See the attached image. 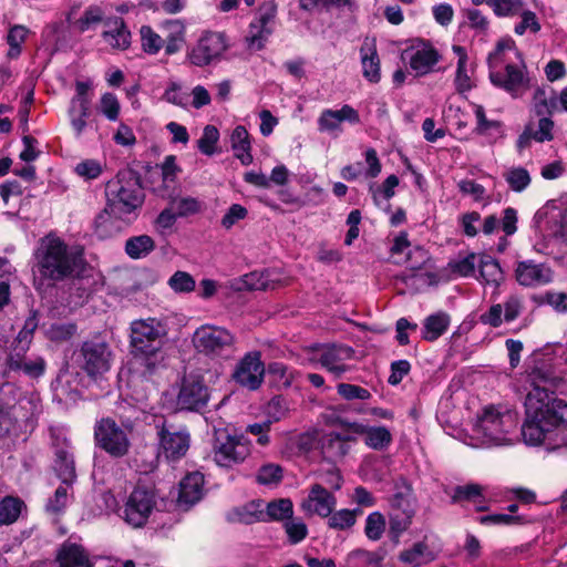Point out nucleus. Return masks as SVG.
I'll return each instance as SVG.
<instances>
[{"mask_svg": "<svg viewBox=\"0 0 567 567\" xmlns=\"http://www.w3.org/2000/svg\"><path fill=\"white\" fill-rule=\"evenodd\" d=\"M337 505L334 495L320 484L311 485L309 493L300 504L301 511L309 516L328 517Z\"/></svg>", "mask_w": 567, "mask_h": 567, "instance_id": "nucleus-23", "label": "nucleus"}, {"mask_svg": "<svg viewBox=\"0 0 567 567\" xmlns=\"http://www.w3.org/2000/svg\"><path fill=\"white\" fill-rule=\"evenodd\" d=\"M60 567H93L86 550L78 544L64 543L58 554Z\"/></svg>", "mask_w": 567, "mask_h": 567, "instance_id": "nucleus-30", "label": "nucleus"}, {"mask_svg": "<svg viewBox=\"0 0 567 567\" xmlns=\"http://www.w3.org/2000/svg\"><path fill=\"white\" fill-rule=\"evenodd\" d=\"M219 140V132L214 125H206L204 127L202 137L197 142L199 151L205 155H213L216 151V144Z\"/></svg>", "mask_w": 567, "mask_h": 567, "instance_id": "nucleus-56", "label": "nucleus"}, {"mask_svg": "<svg viewBox=\"0 0 567 567\" xmlns=\"http://www.w3.org/2000/svg\"><path fill=\"white\" fill-rule=\"evenodd\" d=\"M24 503L13 496H6L0 501V526L13 524L20 516Z\"/></svg>", "mask_w": 567, "mask_h": 567, "instance_id": "nucleus-47", "label": "nucleus"}, {"mask_svg": "<svg viewBox=\"0 0 567 567\" xmlns=\"http://www.w3.org/2000/svg\"><path fill=\"white\" fill-rule=\"evenodd\" d=\"M451 323V317L445 311H437L427 316L423 321L422 338L433 342L443 336Z\"/></svg>", "mask_w": 567, "mask_h": 567, "instance_id": "nucleus-34", "label": "nucleus"}, {"mask_svg": "<svg viewBox=\"0 0 567 567\" xmlns=\"http://www.w3.org/2000/svg\"><path fill=\"white\" fill-rule=\"evenodd\" d=\"M155 249V241L148 235L130 237L125 241L124 250L134 260L147 257Z\"/></svg>", "mask_w": 567, "mask_h": 567, "instance_id": "nucleus-41", "label": "nucleus"}, {"mask_svg": "<svg viewBox=\"0 0 567 567\" xmlns=\"http://www.w3.org/2000/svg\"><path fill=\"white\" fill-rule=\"evenodd\" d=\"M230 146L234 155L245 166L252 163L250 135L245 126H236L230 134Z\"/></svg>", "mask_w": 567, "mask_h": 567, "instance_id": "nucleus-33", "label": "nucleus"}, {"mask_svg": "<svg viewBox=\"0 0 567 567\" xmlns=\"http://www.w3.org/2000/svg\"><path fill=\"white\" fill-rule=\"evenodd\" d=\"M195 350L212 360L226 361L237 352V339L224 327L203 324L192 337Z\"/></svg>", "mask_w": 567, "mask_h": 567, "instance_id": "nucleus-7", "label": "nucleus"}, {"mask_svg": "<svg viewBox=\"0 0 567 567\" xmlns=\"http://www.w3.org/2000/svg\"><path fill=\"white\" fill-rule=\"evenodd\" d=\"M89 84L76 82L75 95L71 99L68 109V116L75 138L82 137L89 126V117L91 116L92 99L89 94Z\"/></svg>", "mask_w": 567, "mask_h": 567, "instance_id": "nucleus-13", "label": "nucleus"}, {"mask_svg": "<svg viewBox=\"0 0 567 567\" xmlns=\"http://www.w3.org/2000/svg\"><path fill=\"white\" fill-rule=\"evenodd\" d=\"M480 255L474 252L465 256H458L456 259L450 260L446 270L455 277H472L475 275Z\"/></svg>", "mask_w": 567, "mask_h": 567, "instance_id": "nucleus-43", "label": "nucleus"}, {"mask_svg": "<svg viewBox=\"0 0 567 567\" xmlns=\"http://www.w3.org/2000/svg\"><path fill=\"white\" fill-rule=\"evenodd\" d=\"M208 400L209 391L202 377L190 374L184 378L177 395V404L181 409L199 411L206 406Z\"/></svg>", "mask_w": 567, "mask_h": 567, "instance_id": "nucleus-18", "label": "nucleus"}, {"mask_svg": "<svg viewBox=\"0 0 567 567\" xmlns=\"http://www.w3.org/2000/svg\"><path fill=\"white\" fill-rule=\"evenodd\" d=\"M555 237L567 238V195L551 199L537 212Z\"/></svg>", "mask_w": 567, "mask_h": 567, "instance_id": "nucleus-22", "label": "nucleus"}, {"mask_svg": "<svg viewBox=\"0 0 567 567\" xmlns=\"http://www.w3.org/2000/svg\"><path fill=\"white\" fill-rule=\"evenodd\" d=\"M163 30L166 54L178 52L185 43V25L179 20H167L163 24Z\"/></svg>", "mask_w": 567, "mask_h": 567, "instance_id": "nucleus-37", "label": "nucleus"}, {"mask_svg": "<svg viewBox=\"0 0 567 567\" xmlns=\"http://www.w3.org/2000/svg\"><path fill=\"white\" fill-rule=\"evenodd\" d=\"M105 194L106 207L95 219V233L100 238L112 237L135 219V212L144 199L138 179L131 173L117 174L106 184Z\"/></svg>", "mask_w": 567, "mask_h": 567, "instance_id": "nucleus-2", "label": "nucleus"}, {"mask_svg": "<svg viewBox=\"0 0 567 567\" xmlns=\"http://www.w3.org/2000/svg\"><path fill=\"white\" fill-rule=\"evenodd\" d=\"M78 331L73 322H54L47 330L45 336L54 342H65L71 340Z\"/></svg>", "mask_w": 567, "mask_h": 567, "instance_id": "nucleus-49", "label": "nucleus"}, {"mask_svg": "<svg viewBox=\"0 0 567 567\" xmlns=\"http://www.w3.org/2000/svg\"><path fill=\"white\" fill-rule=\"evenodd\" d=\"M480 279L486 285L498 287L503 280V271L498 262L488 255H480L478 264Z\"/></svg>", "mask_w": 567, "mask_h": 567, "instance_id": "nucleus-42", "label": "nucleus"}, {"mask_svg": "<svg viewBox=\"0 0 567 567\" xmlns=\"http://www.w3.org/2000/svg\"><path fill=\"white\" fill-rule=\"evenodd\" d=\"M80 357L82 368L90 375L102 374L110 369L111 351L105 342L85 341Z\"/></svg>", "mask_w": 567, "mask_h": 567, "instance_id": "nucleus-20", "label": "nucleus"}, {"mask_svg": "<svg viewBox=\"0 0 567 567\" xmlns=\"http://www.w3.org/2000/svg\"><path fill=\"white\" fill-rule=\"evenodd\" d=\"M385 518L380 512H372L368 515L364 525V534L368 539L377 542L385 532Z\"/></svg>", "mask_w": 567, "mask_h": 567, "instance_id": "nucleus-50", "label": "nucleus"}, {"mask_svg": "<svg viewBox=\"0 0 567 567\" xmlns=\"http://www.w3.org/2000/svg\"><path fill=\"white\" fill-rule=\"evenodd\" d=\"M453 52L457 56L455 87L457 92L464 93L473 87L472 73L473 69L468 63L466 50L461 45H453Z\"/></svg>", "mask_w": 567, "mask_h": 567, "instance_id": "nucleus-32", "label": "nucleus"}, {"mask_svg": "<svg viewBox=\"0 0 567 567\" xmlns=\"http://www.w3.org/2000/svg\"><path fill=\"white\" fill-rule=\"evenodd\" d=\"M131 432L130 424H117L112 417H103L94 426L96 446L111 457H124L131 449Z\"/></svg>", "mask_w": 567, "mask_h": 567, "instance_id": "nucleus-9", "label": "nucleus"}, {"mask_svg": "<svg viewBox=\"0 0 567 567\" xmlns=\"http://www.w3.org/2000/svg\"><path fill=\"white\" fill-rule=\"evenodd\" d=\"M265 520H284L292 517L293 505L289 498H279L264 504Z\"/></svg>", "mask_w": 567, "mask_h": 567, "instance_id": "nucleus-44", "label": "nucleus"}, {"mask_svg": "<svg viewBox=\"0 0 567 567\" xmlns=\"http://www.w3.org/2000/svg\"><path fill=\"white\" fill-rule=\"evenodd\" d=\"M267 372L271 383L277 388H289L297 372L282 362H271L268 364Z\"/></svg>", "mask_w": 567, "mask_h": 567, "instance_id": "nucleus-46", "label": "nucleus"}, {"mask_svg": "<svg viewBox=\"0 0 567 567\" xmlns=\"http://www.w3.org/2000/svg\"><path fill=\"white\" fill-rule=\"evenodd\" d=\"M251 453V442L243 434H230L226 429H214L213 457L220 467L241 464Z\"/></svg>", "mask_w": 567, "mask_h": 567, "instance_id": "nucleus-8", "label": "nucleus"}, {"mask_svg": "<svg viewBox=\"0 0 567 567\" xmlns=\"http://www.w3.org/2000/svg\"><path fill=\"white\" fill-rule=\"evenodd\" d=\"M489 80L493 85L507 92L513 99L529 89V78L524 59L513 40H502L487 58Z\"/></svg>", "mask_w": 567, "mask_h": 567, "instance_id": "nucleus-4", "label": "nucleus"}, {"mask_svg": "<svg viewBox=\"0 0 567 567\" xmlns=\"http://www.w3.org/2000/svg\"><path fill=\"white\" fill-rule=\"evenodd\" d=\"M328 518V526L332 529L344 530L354 525L353 514L348 508L332 512Z\"/></svg>", "mask_w": 567, "mask_h": 567, "instance_id": "nucleus-63", "label": "nucleus"}, {"mask_svg": "<svg viewBox=\"0 0 567 567\" xmlns=\"http://www.w3.org/2000/svg\"><path fill=\"white\" fill-rule=\"evenodd\" d=\"M435 559V554L424 542H416L399 554V560L411 567H421Z\"/></svg>", "mask_w": 567, "mask_h": 567, "instance_id": "nucleus-35", "label": "nucleus"}, {"mask_svg": "<svg viewBox=\"0 0 567 567\" xmlns=\"http://www.w3.org/2000/svg\"><path fill=\"white\" fill-rule=\"evenodd\" d=\"M355 442L357 439L349 427L343 433L330 432L321 440L322 453L327 460L337 461L346 456Z\"/></svg>", "mask_w": 567, "mask_h": 567, "instance_id": "nucleus-25", "label": "nucleus"}, {"mask_svg": "<svg viewBox=\"0 0 567 567\" xmlns=\"http://www.w3.org/2000/svg\"><path fill=\"white\" fill-rule=\"evenodd\" d=\"M167 331L156 318L138 319L131 323V346L148 373L162 362V346Z\"/></svg>", "mask_w": 567, "mask_h": 567, "instance_id": "nucleus-5", "label": "nucleus"}, {"mask_svg": "<svg viewBox=\"0 0 567 567\" xmlns=\"http://www.w3.org/2000/svg\"><path fill=\"white\" fill-rule=\"evenodd\" d=\"M281 478L282 468L280 465L274 463L262 465L256 474V481L261 485L278 484Z\"/></svg>", "mask_w": 567, "mask_h": 567, "instance_id": "nucleus-59", "label": "nucleus"}, {"mask_svg": "<svg viewBox=\"0 0 567 567\" xmlns=\"http://www.w3.org/2000/svg\"><path fill=\"white\" fill-rule=\"evenodd\" d=\"M167 284L176 293H189L194 291L196 287L194 277L189 272L182 270L174 272Z\"/></svg>", "mask_w": 567, "mask_h": 567, "instance_id": "nucleus-51", "label": "nucleus"}, {"mask_svg": "<svg viewBox=\"0 0 567 567\" xmlns=\"http://www.w3.org/2000/svg\"><path fill=\"white\" fill-rule=\"evenodd\" d=\"M528 380L532 389L525 399L524 442L548 451L567 449V402L554 396V371L540 361L528 373Z\"/></svg>", "mask_w": 567, "mask_h": 567, "instance_id": "nucleus-1", "label": "nucleus"}, {"mask_svg": "<svg viewBox=\"0 0 567 567\" xmlns=\"http://www.w3.org/2000/svg\"><path fill=\"white\" fill-rule=\"evenodd\" d=\"M539 303L549 306L557 313H567V292L548 290L539 297Z\"/></svg>", "mask_w": 567, "mask_h": 567, "instance_id": "nucleus-54", "label": "nucleus"}, {"mask_svg": "<svg viewBox=\"0 0 567 567\" xmlns=\"http://www.w3.org/2000/svg\"><path fill=\"white\" fill-rule=\"evenodd\" d=\"M414 513L412 501L402 494L394 495L389 514V537L394 544L399 543L401 535L410 527Z\"/></svg>", "mask_w": 567, "mask_h": 567, "instance_id": "nucleus-19", "label": "nucleus"}, {"mask_svg": "<svg viewBox=\"0 0 567 567\" xmlns=\"http://www.w3.org/2000/svg\"><path fill=\"white\" fill-rule=\"evenodd\" d=\"M532 110L537 116L551 115L557 110V96L554 90L537 87L533 94Z\"/></svg>", "mask_w": 567, "mask_h": 567, "instance_id": "nucleus-40", "label": "nucleus"}, {"mask_svg": "<svg viewBox=\"0 0 567 567\" xmlns=\"http://www.w3.org/2000/svg\"><path fill=\"white\" fill-rule=\"evenodd\" d=\"M277 6L274 0L264 2L249 25L247 37L248 45L252 50H260L272 32V22L276 17Z\"/></svg>", "mask_w": 567, "mask_h": 567, "instance_id": "nucleus-16", "label": "nucleus"}, {"mask_svg": "<svg viewBox=\"0 0 567 567\" xmlns=\"http://www.w3.org/2000/svg\"><path fill=\"white\" fill-rule=\"evenodd\" d=\"M349 430L354 435H364L368 447L377 451L386 449L392 442V435L385 426H367L361 423H352Z\"/></svg>", "mask_w": 567, "mask_h": 567, "instance_id": "nucleus-28", "label": "nucleus"}, {"mask_svg": "<svg viewBox=\"0 0 567 567\" xmlns=\"http://www.w3.org/2000/svg\"><path fill=\"white\" fill-rule=\"evenodd\" d=\"M284 527L291 544L300 543L308 535V527L300 518H288Z\"/></svg>", "mask_w": 567, "mask_h": 567, "instance_id": "nucleus-62", "label": "nucleus"}, {"mask_svg": "<svg viewBox=\"0 0 567 567\" xmlns=\"http://www.w3.org/2000/svg\"><path fill=\"white\" fill-rule=\"evenodd\" d=\"M71 485H65L62 483L52 497L49 498L47 503V511L53 514L61 513L68 505L69 502V489Z\"/></svg>", "mask_w": 567, "mask_h": 567, "instance_id": "nucleus-64", "label": "nucleus"}, {"mask_svg": "<svg viewBox=\"0 0 567 567\" xmlns=\"http://www.w3.org/2000/svg\"><path fill=\"white\" fill-rule=\"evenodd\" d=\"M353 357V350L342 344H316L309 349L308 361L319 363L336 379L350 370L346 363Z\"/></svg>", "mask_w": 567, "mask_h": 567, "instance_id": "nucleus-11", "label": "nucleus"}, {"mask_svg": "<svg viewBox=\"0 0 567 567\" xmlns=\"http://www.w3.org/2000/svg\"><path fill=\"white\" fill-rule=\"evenodd\" d=\"M505 179L515 192H522L530 184L529 173L523 167L508 169L505 174Z\"/></svg>", "mask_w": 567, "mask_h": 567, "instance_id": "nucleus-60", "label": "nucleus"}, {"mask_svg": "<svg viewBox=\"0 0 567 567\" xmlns=\"http://www.w3.org/2000/svg\"><path fill=\"white\" fill-rule=\"evenodd\" d=\"M382 559L375 551L358 548L347 555L344 567H380Z\"/></svg>", "mask_w": 567, "mask_h": 567, "instance_id": "nucleus-45", "label": "nucleus"}, {"mask_svg": "<svg viewBox=\"0 0 567 567\" xmlns=\"http://www.w3.org/2000/svg\"><path fill=\"white\" fill-rule=\"evenodd\" d=\"M514 277L522 287L538 288L551 284L555 278V271L545 262L527 259L516 262Z\"/></svg>", "mask_w": 567, "mask_h": 567, "instance_id": "nucleus-15", "label": "nucleus"}, {"mask_svg": "<svg viewBox=\"0 0 567 567\" xmlns=\"http://www.w3.org/2000/svg\"><path fill=\"white\" fill-rule=\"evenodd\" d=\"M402 60L416 75L422 76L434 71L440 61V54L431 43L419 42L404 50Z\"/></svg>", "mask_w": 567, "mask_h": 567, "instance_id": "nucleus-17", "label": "nucleus"}, {"mask_svg": "<svg viewBox=\"0 0 567 567\" xmlns=\"http://www.w3.org/2000/svg\"><path fill=\"white\" fill-rule=\"evenodd\" d=\"M355 125L360 123L359 112L349 104L342 105L339 110L324 109L318 120V131L333 136L342 133V123Z\"/></svg>", "mask_w": 567, "mask_h": 567, "instance_id": "nucleus-21", "label": "nucleus"}, {"mask_svg": "<svg viewBox=\"0 0 567 567\" xmlns=\"http://www.w3.org/2000/svg\"><path fill=\"white\" fill-rule=\"evenodd\" d=\"M265 364L259 351L247 352L236 364L233 379L240 386L255 391L260 388L265 377Z\"/></svg>", "mask_w": 567, "mask_h": 567, "instance_id": "nucleus-14", "label": "nucleus"}, {"mask_svg": "<svg viewBox=\"0 0 567 567\" xmlns=\"http://www.w3.org/2000/svg\"><path fill=\"white\" fill-rule=\"evenodd\" d=\"M204 475L199 472L187 474L179 484L178 506L188 509L204 495Z\"/></svg>", "mask_w": 567, "mask_h": 567, "instance_id": "nucleus-27", "label": "nucleus"}, {"mask_svg": "<svg viewBox=\"0 0 567 567\" xmlns=\"http://www.w3.org/2000/svg\"><path fill=\"white\" fill-rule=\"evenodd\" d=\"M228 519L231 522H238L244 524H251L254 522H264L265 513H264V502L262 501H251L244 506L236 507L228 515Z\"/></svg>", "mask_w": 567, "mask_h": 567, "instance_id": "nucleus-38", "label": "nucleus"}, {"mask_svg": "<svg viewBox=\"0 0 567 567\" xmlns=\"http://www.w3.org/2000/svg\"><path fill=\"white\" fill-rule=\"evenodd\" d=\"M20 405L0 402V445L10 446L20 433Z\"/></svg>", "mask_w": 567, "mask_h": 567, "instance_id": "nucleus-26", "label": "nucleus"}, {"mask_svg": "<svg viewBox=\"0 0 567 567\" xmlns=\"http://www.w3.org/2000/svg\"><path fill=\"white\" fill-rule=\"evenodd\" d=\"M362 74L372 82L378 83L381 79L380 59L373 44L364 43L360 49Z\"/></svg>", "mask_w": 567, "mask_h": 567, "instance_id": "nucleus-36", "label": "nucleus"}, {"mask_svg": "<svg viewBox=\"0 0 567 567\" xmlns=\"http://www.w3.org/2000/svg\"><path fill=\"white\" fill-rule=\"evenodd\" d=\"M142 48L146 53L156 54L164 45V39L150 25H142L140 30Z\"/></svg>", "mask_w": 567, "mask_h": 567, "instance_id": "nucleus-52", "label": "nucleus"}, {"mask_svg": "<svg viewBox=\"0 0 567 567\" xmlns=\"http://www.w3.org/2000/svg\"><path fill=\"white\" fill-rule=\"evenodd\" d=\"M54 470L63 484L72 485L76 477L75 466L73 456L66 449L55 450Z\"/></svg>", "mask_w": 567, "mask_h": 567, "instance_id": "nucleus-39", "label": "nucleus"}, {"mask_svg": "<svg viewBox=\"0 0 567 567\" xmlns=\"http://www.w3.org/2000/svg\"><path fill=\"white\" fill-rule=\"evenodd\" d=\"M524 298L518 295L508 296L503 303V315L505 322L516 320L524 310Z\"/></svg>", "mask_w": 567, "mask_h": 567, "instance_id": "nucleus-61", "label": "nucleus"}, {"mask_svg": "<svg viewBox=\"0 0 567 567\" xmlns=\"http://www.w3.org/2000/svg\"><path fill=\"white\" fill-rule=\"evenodd\" d=\"M530 522L525 516L511 514H492L480 517V523L483 525H524Z\"/></svg>", "mask_w": 567, "mask_h": 567, "instance_id": "nucleus-57", "label": "nucleus"}, {"mask_svg": "<svg viewBox=\"0 0 567 567\" xmlns=\"http://www.w3.org/2000/svg\"><path fill=\"white\" fill-rule=\"evenodd\" d=\"M517 425V415L509 409L489 405L484 408L474 427V436L485 447L512 445L511 433Z\"/></svg>", "mask_w": 567, "mask_h": 567, "instance_id": "nucleus-6", "label": "nucleus"}, {"mask_svg": "<svg viewBox=\"0 0 567 567\" xmlns=\"http://www.w3.org/2000/svg\"><path fill=\"white\" fill-rule=\"evenodd\" d=\"M74 173L85 181H92L100 177L103 173V166L100 161L87 158L75 165Z\"/></svg>", "mask_w": 567, "mask_h": 567, "instance_id": "nucleus-58", "label": "nucleus"}, {"mask_svg": "<svg viewBox=\"0 0 567 567\" xmlns=\"http://www.w3.org/2000/svg\"><path fill=\"white\" fill-rule=\"evenodd\" d=\"M473 111L476 118V126L474 128L476 134L487 137L489 142H496L503 137V124L499 121L488 120L482 105L474 104Z\"/></svg>", "mask_w": 567, "mask_h": 567, "instance_id": "nucleus-31", "label": "nucleus"}, {"mask_svg": "<svg viewBox=\"0 0 567 567\" xmlns=\"http://www.w3.org/2000/svg\"><path fill=\"white\" fill-rule=\"evenodd\" d=\"M105 30L102 33L103 39L113 49L125 50L131 43V33L127 30L122 18L115 17L104 22Z\"/></svg>", "mask_w": 567, "mask_h": 567, "instance_id": "nucleus-29", "label": "nucleus"}, {"mask_svg": "<svg viewBox=\"0 0 567 567\" xmlns=\"http://www.w3.org/2000/svg\"><path fill=\"white\" fill-rule=\"evenodd\" d=\"M228 48V39L224 33L206 31L188 50L187 59L198 68L213 65L221 61Z\"/></svg>", "mask_w": 567, "mask_h": 567, "instance_id": "nucleus-10", "label": "nucleus"}, {"mask_svg": "<svg viewBox=\"0 0 567 567\" xmlns=\"http://www.w3.org/2000/svg\"><path fill=\"white\" fill-rule=\"evenodd\" d=\"M35 282H58L79 275L84 267L83 251L54 235L43 237L34 251Z\"/></svg>", "mask_w": 567, "mask_h": 567, "instance_id": "nucleus-3", "label": "nucleus"}, {"mask_svg": "<svg viewBox=\"0 0 567 567\" xmlns=\"http://www.w3.org/2000/svg\"><path fill=\"white\" fill-rule=\"evenodd\" d=\"M102 20H103L102 10L97 7H90L76 20L75 28L80 32H86L90 30H94L102 22Z\"/></svg>", "mask_w": 567, "mask_h": 567, "instance_id": "nucleus-53", "label": "nucleus"}, {"mask_svg": "<svg viewBox=\"0 0 567 567\" xmlns=\"http://www.w3.org/2000/svg\"><path fill=\"white\" fill-rule=\"evenodd\" d=\"M159 436V455L174 462L184 457L189 449L190 436L186 430L171 431L162 429Z\"/></svg>", "mask_w": 567, "mask_h": 567, "instance_id": "nucleus-24", "label": "nucleus"}, {"mask_svg": "<svg viewBox=\"0 0 567 567\" xmlns=\"http://www.w3.org/2000/svg\"><path fill=\"white\" fill-rule=\"evenodd\" d=\"M97 109L109 121L115 122L118 120L121 105L115 94L104 93L100 99Z\"/></svg>", "mask_w": 567, "mask_h": 567, "instance_id": "nucleus-55", "label": "nucleus"}, {"mask_svg": "<svg viewBox=\"0 0 567 567\" xmlns=\"http://www.w3.org/2000/svg\"><path fill=\"white\" fill-rule=\"evenodd\" d=\"M156 504L153 488L137 485L127 496L120 516L134 528L146 524Z\"/></svg>", "mask_w": 567, "mask_h": 567, "instance_id": "nucleus-12", "label": "nucleus"}, {"mask_svg": "<svg viewBox=\"0 0 567 567\" xmlns=\"http://www.w3.org/2000/svg\"><path fill=\"white\" fill-rule=\"evenodd\" d=\"M29 33V29L21 24H16L10 28L7 42L9 44V50L7 52V58L10 60L18 59L21 54V45L24 43Z\"/></svg>", "mask_w": 567, "mask_h": 567, "instance_id": "nucleus-48", "label": "nucleus"}]
</instances>
